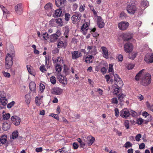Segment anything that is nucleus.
<instances>
[{"mask_svg":"<svg viewBox=\"0 0 153 153\" xmlns=\"http://www.w3.org/2000/svg\"><path fill=\"white\" fill-rule=\"evenodd\" d=\"M117 59L119 61H122L123 60V56L121 54L118 55L117 56Z\"/></svg>","mask_w":153,"mask_h":153,"instance_id":"60","label":"nucleus"},{"mask_svg":"<svg viewBox=\"0 0 153 153\" xmlns=\"http://www.w3.org/2000/svg\"><path fill=\"white\" fill-rule=\"evenodd\" d=\"M49 116H51L57 120H59V117L58 115L57 114H54L53 113L49 115Z\"/></svg>","mask_w":153,"mask_h":153,"instance_id":"45","label":"nucleus"},{"mask_svg":"<svg viewBox=\"0 0 153 153\" xmlns=\"http://www.w3.org/2000/svg\"><path fill=\"white\" fill-rule=\"evenodd\" d=\"M25 100L27 104L28 105L30 103L31 100V98L29 93L25 95Z\"/></svg>","mask_w":153,"mask_h":153,"instance_id":"28","label":"nucleus"},{"mask_svg":"<svg viewBox=\"0 0 153 153\" xmlns=\"http://www.w3.org/2000/svg\"><path fill=\"white\" fill-rule=\"evenodd\" d=\"M45 89V85L42 83H40L39 85V89L41 92L42 93L43 92Z\"/></svg>","mask_w":153,"mask_h":153,"instance_id":"43","label":"nucleus"},{"mask_svg":"<svg viewBox=\"0 0 153 153\" xmlns=\"http://www.w3.org/2000/svg\"><path fill=\"white\" fill-rule=\"evenodd\" d=\"M97 23L98 27L100 28H102L104 27L105 23L103 22L101 17L97 16Z\"/></svg>","mask_w":153,"mask_h":153,"instance_id":"17","label":"nucleus"},{"mask_svg":"<svg viewBox=\"0 0 153 153\" xmlns=\"http://www.w3.org/2000/svg\"><path fill=\"white\" fill-rule=\"evenodd\" d=\"M85 4L81 5L79 7V11L82 12L84 11L85 9Z\"/></svg>","mask_w":153,"mask_h":153,"instance_id":"56","label":"nucleus"},{"mask_svg":"<svg viewBox=\"0 0 153 153\" xmlns=\"http://www.w3.org/2000/svg\"><path fill=\"white\" fill-rule=\"evenodd\" d=\"M65 20L68 21L70 18L71 15L69 13H66L65 14Z\"/></svg>","mask_w":153,"mask_h":153,"instance_id":"51","label":"nucleus"},{"mask_svg":"<svg viewBox=\"0 0 153 153\" xmlns=\"http://www.w3.org/2000/svg\"><path fill=\"white\" fill-rule=\"evenodd\" d=\"M132 38V36L130 33H126L123 35V39L125 41H128Z\"/></svg>","mask_w":153,"mask_h":153,"instance_id":"25","label":"nucleus"},{"mask_svg":"<svg viewBox=\"0 0 153 153\" xmlns=\"http://www.w3.org/2000/svg\"><path fill=\"white\" fill-rule=\"evenodd\" d=\"M133 48V45L129 42L126 43L124 46V50L127 53H130L132 51Z\"/></svg>","mask_w":153,"mask_h":153,"instance_id":"10","label":"nucleus"},{"mask_svg":"<svg viewBox=\"0 0 153 153\" xmlns=\"http://www.w3.org/2000/svg\"><path fill=\"white\" fill-rule=\"evenodd\" d=\"M141 138V135L140 134H138L135 137L136 140L137 141H139Z\"/></svg>","mask_w":153,"mask_h":153,"instance_id":"59","label":"nucleus"},{"mask_svg":"<svg viewBox=\"0 0 153 153\" xmlns=\"http://www.w3.org/2000/svg\"><path fill=\"white\" fill-rule=\"evenodd\" d=\"M144 71V69L140 71L136 76L135 79L137 80L140 79L142 85L146 86L151 82V76L149 73H145Z\"/></svg>","mask_w":153,"mask_h":153,"instance_id":"1","label":"nucleus"},{"mask_svg":"<svg viewBox=\"0 0 153 153\" xmlns=\"http://www.w3.org/2000/svg\"><path fill=\"white\" fill-rule=\"evenodd\" d=\"M6 96L5 93L3 91H0V99L4 98Z\"/></svg>","mask_w":153,"mask_h":153,"instance_id":"46","label":"nucleus"},{"mask_svg":"<svg viewBox=\"0 0 153 153\" xmlns=\"http://www.w3.org/2000/svg\"><path fill=\"white\" fill-rule=\"evenodd\" d=\"M130 112V115L133 117H136L137 115V113L134 111L131 110Z\"/></svg>","mask_w":153,"mask_h":153,"instance_id":"52","label":"nucleus"},{"mask_svg":"<svg viewBox=\"0 0 153 153\" xmlns=\"http://www.w3.org/2000/svg\"><path fill=\"white\" fill-rule=\"evenodd\" d=\"M134 65L132 64H129L127 66V68L128 70L132 69L134 67Z\"/></svg>","mask_w":153,"mask_h":153,"instance_id":"61","label":"nucleus"},{"mask_svg":"<svg viewBox=\"0 0 153 153\" xmlns=\"http://www.w3.org/2000/svg\"><path fill=\"white\" fill-rule=\"evenodd\" d=\"M42 101L41 98L36 97L35 98V102L37 106H39L41 103Z\"/></svg>","mask_w":153,"mask_h":153,"instance_id":"34","label":"nucleus"},{"mask_svg":"<svg viewBox=\"0 0 153 153\" xmlns=\"http://www.w3.org/2000/svg\"><path fill=\"white\" fill-rule=\"evenodd\" d=\"M71 54L72 58L73 59H76L82 56L81 52L78 51H74L72 52Z\"/></svg>","mask_w":153,"mask_h":153,"instance_id":"16","label":"nucleus"},{"mask_svg":"<svg viewBox=\"0 0 153 153\" xmlns=\"http://www.w3.org/2000/svg\"><path fill=\"white\" fill-rule=\"evenodd\" d=\"M132 144L130 142H127L125 144V147L126 148H129L130 147H131L132 146Z\"/></svg>","mask_w":153,"mask_h":153,"instance_id":"57","label":"nucleus"},{"mask_svg":"<svg viewBox=\"0 0 153 153\" xmlns=\"http://www.w3.org/2000/svg\"><path fill=\"white\" fill-rule=\"evenodd\" d=\"M27 68L29 73L30 74L34 76L35 75L34 71L31 67V66L29 65H27Z\"/></svg>","mask_w":153,"mask_h":153,"instance_id":"29","label":"nucleus"},{"mask_svg":"<svg viewBox=\"0 0 153 153\" xmlns=\"http://www.w3.org/2000/svg\"><path fill=\"white\" fill-rule=\"evenodd\" d=\"M7 141V137L6 135L2 136L0 139V141L3 144H4Z\"/></svg>","mask_w":153,"mask_h":153,"instance_id":"39","label":"nucleus"},{"mask_svg":"<svg viewBox=\"0 0 153 153\" xmlns=\"http://www.w3.org/2000/svg\"><path fill=\"white\" fill-rule=\"evenodd\" d=\"M42 36L43 38L45 40H47L49 38L48 34L47 33H42Z\"/></svg>","mask_w":153,"mask_h":153,"instance_id":"42","label":"nucleus"},{"mask_svg":"<svg viewBox=\"0 0 153 153\" xmlns=\"http://www.w3.org/2000/svg\"><path fill=\"white\" fill-rule=\"evenodd\" d=\"M11 54L9 53H7L6 58L5 62V68L7 69H10L12 67L13 63V57L14 56V50L12 51Z\"/></svg>","mask_w":153,"mask_h":153,"instance_id":"4","label":"nucleus"},{"mask_svg":"<svg viewBox=\"0 0 153 153\" xmlns=\"http://www.w3.org/2000/svg\"><path fill=\"white\" fill-rule=\"evenodd\" d=\"M15 10L17 13L22 14L23 12L22 4H19L16 5L15 7Z\"/></svg>","mask_w":153,"mask_h":153,"instance_id":"18","label":"nucleus"},{"mask_svg":"<svg viewBox=\"0 0 153 153\" xmlns=\"http://www.w3.org/2000/svg\"><path fill=\"white\" fill-rule=\"evenodd\" d=\"M125 96V95L123 94H120L118 95V99L120 101H123V98Z\"/></svg>","mask_w":153,"mask_h":153,"instance_id":"49","label":"nucleus"},{"mask_svg":"<svg viewBox=\"0 0 153 153\" xmlns=\"http://www.w3.org/2000/svg\"><path fill=\"white\" fill-rule=\"evenodd\" d=\"M67 151L65 147H63L56 151L55 153H67Z\"/></svg>","mask_w":153,"mask_h":153,"instance_id":"32","label":"nucleus"},{"mask_svg":"<svg viewBox=\"0 0 153 153\" xmlns=\"http://www.w3.org/2000/svg\"><path fill=\"white\" fill-rule=\"evenodd\" d=\"M95 91L98 93V94L100 96L102 95L103 93V91L100 88H98L97 91Z\"/></svg>","mask_w":153,"mask_h":153,"instance_id":"54","label":"nucleus"},{"mask_svg":"<svg viewBox=\"0 0 153 153\" xmlns=\"http://www.w3.org/2000/svg\"><path fill=\"white\" fill-rule=\"evenodd\" d=\"M87 49L88 52V54L95 55L97 53L96 47L93 45H88L87 47Z\"/></svg>","mask_w":153,"mask_h":153,"instance_id":"7","label":"nucleus"},{"mask_svg":"<svg viewBox=\"0 0 153 153\" xmlns=\"http://www.w3.org/2000/svg\"><path fill=\"white\" fill-rule=\"evenodd\" d=\"M143 122V120L141 118L138 119L136 121V123L138 125L141 124Z\"/></svg>","mask_w":153,"mask_h":153,"instance_id":"50","label":"nucleus"},{"mask_svg":"<svg viewBox=\"0 0 153 153\" xmlns=\"http://www.w3.org/2000/svg\"><path fill=\"white\" fill-rule=\"evenodd\" d=\"M88 140V146L91 145L94 142L95 138L91 136H89L87 137V138Z\"/></svg>","mask_w":153,"mask_h":153,"instance_id":"24","label":"nucleus"},{"mask_svg":"<svg viewBox=\"0 0 153 153\" xmlns=\"http://www.w3.org/2000/svg\"><path fill=\"white\" fill-rule=\"evenodd\" d=\"M50 81L52 84L54 85L56 83V79L54 76H52L50 78Z\"/></svg>","mask_w":153,"mask_h":153,"instance_id":"44","label":"nucleus"},{"mask_svg":"<svg viewBox=\"0 0 153 153\" xmlns=\"http://www.w3.org/2000/svg\"><path fill=\"white\" fill-rule=\"evenodd\" d=\"M90 25V20L88 19H85L84 21V23L81 28V31L84 35H85L88 33L91 32H94L96 30V28H94L90 29L89 28Z\"/></svg>","mask_w":153,"mask_h":153,"instance_id":"2","label":"nucleus"},{"mask_svg":"<svg viewBox=\"0 0 153 153\" xmlns=\"http://www.w3.org/2000/svg\"><path fill=\"white\" fill-rule=\"evenodd\" d=\"M130 115L129 110L126 108H124L120 112V115L123 118H126Z\"/></svg>","mask_w":153,"mask_h":153,"instance_id":"11","label":"nucleus"},{"mask_svg":"<svg viewBox=\"0 0 153 153\" xmlns=\"http://www.w3.org/2000/svg\"><path fill=\"white\" fill-rule=\"evenodd\" d=\"M45 8L47 11L52 13L54 10L52 8V5L51 3H48L46 4L45 6Z\"/></svg>","mask_w":153,"mask_h":153,"instance_id":"23","label":"nucleus"},{"mask_svg":"<svg viewBox=\"0 0 153 153\" xmlns=\"http://www.w3.org/2000/svg\"><path fill=\"white\" fill-rule=\"evenodd\" d=\"M114 79L115 81V85H117V87L120 88H121L123 85V82L118 75L116 74L114 75Z\"/></svg>","mask_w":153,"mask_h":153,"instance_id":"8","label":"nucleus"},{"mask_svg":"<svg viewBox=\"0 0 153 153\" xmlns=\"http://www.w3.org/2000/svg\"><path fill=\"white\" fill-rule=\"evenodd\" d=\"M30 90L33 91H35L36 85L35 82H33L30 83L29 85Z\"/></svg>","mask_w":153,"mask_h":153,"instance_id":"30","label":"nucleus"},{"mask_svg":"<svg viewBox=\"0 0 153 153\" xmlns=\"http://www.w3.org/2000/svg\"><path fill=\"white\" fill-rule=\"evenodd\" d=\"M129 121L128 120H126L124 123V125L126 129L129 128Z\"/></svg>","mask_w":153,"mask_h":153,"instance_id":"58","label":"nucleus"},{"mask_svg":"<svg viewBox=\"0 0 153 153\" xmlns=\"http://www.w3.org/2000/svg\"><path fill=\"white\" fill-rule=\"evenodd\" d=\"M126 14H125L123 12H122L120 14L119 17L120 18H121L122 19H123L125 18L126 16Z\"/></svg>","mask_w":153,"mask_h":153,"instance_id":"53","label":"nucleus"},{"mask_svg":"<svg viewBox=\"0 0 153 153\" xmlns=\"http://www.w3.org/2000/svg\"><path fill=\"white\" fill-rule=\"evenodd\" d=\"M11 120L13 123L16 126L19 125L21 122V119L16 116H12Z\"/></svg>","mask_w":153,"mask_h":153,"instance_id":"13","label":"nucleus"},{"mask_svg":"<svg viewBox=\"0 0 153 153\" xmlns=\"http://www.w3.org/2000/svg\"><path fill=\"white\" fill-rule=\"evenodd\" d=\"M82 16L81 14L80 13H76L73 15L71 17V20L74 24H76L80 21Z\"/></svg>","mask_w":153,"mask_h":153,"instance_id":"9","label":"nucleus"},{"mask_svg":"<svg viewBox=\"0 0 153 153\" xmlns=\"http://www.w3.org/2000/svg\"><path fill=\"white\" fill-rule=\"evenodd\" d=\"M53 94L56 95H60L62 92V90L59 87H56L53 88L51 91Z\"/></svg>","mask_w":153,"mask_h":153,"instance_id":"15","label":"nucleus"},{"mask_svg":"<svg viewBox=\"0 0 153 153\" xmlns=\"http://www.w3.org/2000/svg\"><path fill=\"white\" fill-rule=\"evenodd\" d=\"M67 46V43L66 42H63L62 41H59L58 42L57 45V47L59 48H65Z\"/></svg>","mask_w":153,"mask_h":153,"instance_id":"27","label":"nucleus"},{"mask_svg":"<svg viewBox=\"0 0 153 153\" xmlns=\"http://www.w3.org/2000/svg\"><path fill=\"white\" fill-rule=\"evenodd\" d=\"M102 54L103 56L106 59L109 58V53L107 49L105 47L103 46L101 47Z\"/></svg>","mask_w":153,"mask_h":153,"instance_id":"14","label":"nucleus"},{"mask_svg":"<svg viewBox=\"0 0 153 153\" xmlns=\"http://www.w3.org/2000/svg\"><path fill=\"white\" fill-rule=\"evenodd\" d=\"M62 69V66L60 64H56L55 65V70L57 72H61Z\"/></svg>","mask_w":153,"mask_h":153,"instance_id":"38","label":"nucleus"},{"mask_svg":"<svg viewBox=\"0 0 153 153\" xmlns=\"http://www.w3.org/2000/svg\"><path fill=\"white\" fill-rule=\"evenodd\" d=\"M136 56V54L135 53H132L130 54L129 56V58L132 60H133Z\"/></svg>","mask_w":153,"mask_h":153,"instance_id":"47","label":"nucleus"},{"mask_svg":"<svg viewBox=\"0 0 153 153\" xmlns=\"http://www.w3.org/2000/svg\"><path fill=\"white\" fill-rule=\"evenodd\" d=\"M15 104V102L13 101L8 103L7 105V107L8 108H10L14 105Z\"/></svg>","mask_w":153,"mask_h":153,"instance_id":"55","label":"nucleus"},{"mask_svg":"<svg viewBox=\"0 0 153 153\" xmlns=\"http://www.w3.org/2000/svg\"><path fill=\"white\" fill-rule=\"evenodd\" d=\"M128 13L130 14H134L136 10V8L134 3L128 4L126 8Z\"/></svg>","mask_w":153,"mask_h":153,"instance_id":"5","label":"nucleus"},{"mask_svg":"<svg viewBox=\"0 0 153 153\" xmlns=\"http://www.w3.org/2000/svg\"><path fill=\"white\" fill-rule=\"evenodd\" d=\"M0 102L1 104L3 106H5L7 103V100L5 97L4 98H2L0 99Z\"/></svg>","mask_w":153,"mask_h":153,"instance_id":"35","label":"nucleus"},{"mask_svg":"<svg viewBox=\"0 0 153 153\" xmlns=\"http://www.w3.org/2000/svg\"><path fill=\"white\" fill-rule=\"evenodd\" d=\"M58 36L56 34H53L51 35L50 37V41L51 42H53L56 41L58 39Z\"/></svg>","mask_w":153,"mask_h":153,"instance_id":"31","label":"nucleus"},{"mask_svg":"<svg viewBox=\"0 0 153 153\" xmlns=\"http://www.w3.org/2000/svg\"><path fill=\"white\" fill-rule=\"evenodd\" d=\"M114 111H115V116L117 117L119 116V110L117 108H115L114 109Z\"/></svg>","mask_w":153,"mask_h":153,"instance_id":"64","label":"nucleus"},{"mask_svg":"<svg viewBox=\"0 0 153 153\" xmlns=\"http://www.w3.org/2000/svg\"><path fill=\"white\" fill-rule=\"evenodd\" d=\"M3 119L4 120H7L10 117V114L9 113L3 114Z\"/></svg>","mask_w":153,"mask_h":153,"instance_id":"41","label":"nucleus"},{"mask_svg":"<svg viewBox=\"0 0 153 153\" xmlns=\"http://www.w3.org/2000/svg\"><path fill=\"white\" fill-rule=\"evenodd\" d=\"M63 14L64 13L62 12V9L60 8L55 10L53 16L54 17H60L62 16Z\"/></svg>","mask_w":153,"mask_h":153,"instance_id":"21","label":"nucleus"},{"mask_svg":"<svg viewBox=\"0 0 153 153\" xmlns=\"http://www.w3.org/2000/svg\"><path fill=\"white\" fill-rule=\"evenodd\" d=\"M149 2L146 0H143L142 1L141 5L142 7H146L149 5Z\"/></svg>","mask_w":153,"mask_h":153,"instance_id":"33","label":"nucleus"},{"mask_svg":"<svg viewBox=\"0 0 153 153\" xmlns=\"http://www.w3.org/2000/svg\"><path fill=\"white\" fill-rule=\"evenodd\" d=\"M90 25V20L88 19H85L84 21V23L81 28V31L84 35H85L88 33L91 32H94L96 30V28H94L90 29L89 28Z\"/></svg>","mask_w":153,"mask_h":153,"instance_id":"3","label":"nucleus"},{"mask_svg":"<svg viewBox=\"0 0 153 153\" xmlns=\"http://www.w3.org/2000/svg\"><path fill=\"white\" fill-rule=\"evenodd\" d=\"M144 60L147 62L152 63L153 62V54L150 56L149 54H147L146 55L145 58Z\"/></svg>","mask_w":153,"mask_h":153,"instance_id":"22","label":"nucleus"},{"mask_svg":"<svg viewBox=\"0 0 153 153\" xmlns=\"http://www.w3.org/2000/svg\"><path fill=\"white\" fill-rule=\"evenodd\" d=\"M147 106L148 108L153 112V105H151L150 104L147 103Z\"/></svg>","mask_w":153,"mask_h":153,"instance_id":"62","label":"nucleus"},{"mask_svg":"<svg viewBox=\"0 0 153 153\" xmlns=\"http://www.w3.org/2000/svg\"><path fill=\"white\" fill-rule=\"evenodd\" d=\"M52 60L53 63L55 64H59L62 62L63 63V62L62 59L61 57L53 58Z\"/></svg>","mask_w":153,"mask_h":153,"instance_id":"20","label":"nucleus"},{"mask_svg":"<svg viewBox=\"0 0 153 153\" xmlns=\"http://www.w3.org/2000/svg\"><path fill=\"white\" fill-rule=\"evenodd\" d=\"M129 26L128 23L125 21L120 22L118 24V27L121 30H126Z\"/></svg>","mask_w":153,"mask_h":153,"instance_id":"6","label":"nucleus"},{"mask_svg":"<svg viewBox=\"0 0 153 153\" xmlns=\"http://www.w3.org/2000/svg\"><path fill=\"white\" fill-rule=\"evenodd\" d=\"M18 132L17 131H13L11 135V137L13 139L16 138L18 136Z\"/></svg>","mask_w":153,"mask_h":153,"instance_id":"36","label":"nucleus"},{"mask_svg":"<svg viewBox=\"0 0 153 153\" xmlns=\"http://www.w3.org/2000/svg\"><path fill=\"white\" fill-rule=\"evenodd\" d=\"M40 71L42 72H44V71H46V69L45 68V66L43 65H42L40 66Z\"/></svg>","mask_w":153,"mask_h":153,"instance_id":"63","label":"nucleus"},{"mask_svg":"<svg viewBox=\"0 0 153 153\" xmlns=\"http://www.w3.org/2000/svg\"><path fill=\"white\" fill-rule=\"evenodd\" d=\"M54 21L55 23H57L59 26H62L63 25L62 19L61 18H58L57 19H53L51 21Z\"/></svg>","mask_w":153,"mask_h":153,"instance_id":"26","label":"nucleus"},{"mask_svg":"<svg viewBox=\"0 0 153 153\" xmlns=\"http://www.w3.org/2000/svg\"><path fill=\"white\" fill-rule=\"evenodd\" d=\"M58 78L59 82L62 84L63 86H65L67 84V79L65 76L59 75H58Z\"/></svg>","mask_w":153,"mask_h":153,"instance_id":"12","label":"nucleus"},{"mask_svg":"<svg viewBox=\"0 0 153 153\" xmlns=\"http://www.w3.org/2000/svg\"><path fill=\"white\" fill-rule=\"evenodd\" d=\"M0 7L3 11L4 15H5V14H6L7 13L8 11L2 5H0Z\"/></svg>","mask_w":153,"mask_h":153,"instance_id":"48","label":"nucleus"},{"mask_svg":"<svg viewBox=\"0 0 153 153\" xmlns=\"http://www.w3.org/2000/svg\"><path fill=\"white\" fill-rule=\"evenodd\" d=\"M142 115L145 118L148 116L150 117V120H152L151 116L146 111H143L142 112Z\"/></svg>","mask_w":153,"mask_h":153,"instance_id":"40","label":"nucleus"},{"mask_svg":"<svg viewBox=\"0 0 153 153\" xmlns=\"http://www.w3.org/2000/svg\"><path fill=\"white\" fill-rule=\"evenodd\" d=\"M2 129L4 131H7L10 128V126L7 123H4L2 126Z\"/></svg>","mask_w":153,"mask_h":153,"instance_id":"37","label":"nucleus"},{"mask_svg":"<svg viewBox=\"0 0 153 153\" xmlns=\"http://www.w3.org/2000/svg\"><path fill=\"white\" fill-rule=\"evenodd\" d=\"M55 3L57 7H62L66 4V0H55Z\"/></svg>","mask_w":153,"mask_h":153,"instance_id":"19","label":"nucleus"}]
</instances>
